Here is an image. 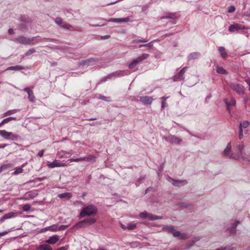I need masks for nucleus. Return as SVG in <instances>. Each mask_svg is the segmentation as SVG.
Listing matches in <instances>:
<instances>
[{
  "label": "nucleus",
  "mask_w": 250,
  "mask_h": 250,
  "mask_svg": "<svg viewBox=\"0 0 250 250\" xmlns=\"http://www.w3.org/2000/svg\"><path fill=\"white\" fill-rule=\"evenodd\" d=\"M51 39L43 38L42 39L40 37H35L32 38L21 36L12 40L14 42L22 44H29L31 45H36L41 42L46 41H51Z\"/></svg>",
  "instance_id": "nucleus-1"
},
{
  "label": "nucleus",
  "mask_w": 250,
  "mask_h": 250,
  "mask_svg": "<svg viewBox=\"0 0 250 250\" xmlns=\"http://www.w3.org/2000/svg\"><path fill=\"white\" fill-rule=\"evenodd\" d=\"M244 148V145L243 142H238L237 143L235 146V150L237 153L236 154H234L233 153H231L229 155V158L237 160L239 158L241 157L243 160L246 159V154H243L242 153Z\"/></svg>",
  "instance_id": "nucleus-2"
},
{
  "label": "nucleus",
  "mask_w": 250,
  "mask_h": 250,
  "mask_svg": "<svg viewBox=\"0 0 250 250\" xmlns=\"http://www.w3.org/2000/svg\"><path fill=\"white\" fill-rule=\"evenodd\" d=\"M97 212V208L92 205H90L84 208L80 213V217L82 218L85 216L95 215Z\"/></svg>",
  "instance_id": "nucleus-3"
},
{
  "label": "nucleus",
  "mask_w": 250,
  "mask_h": 250,
  "mask_svg": "<svg viewBox=\"0 0 250 250\" xmlns=\"http://www.w3.org/2000/svg\"><path fill=\"white\" fill-rule=\"evenodd\" d=\"M67 225H61L59 226L58 224H54L52 226L42 228L41 229V233L45 232L47 231H51L53 232L57 231L59 230H64L67 228Z\"/></svg>",
  "instance_id": "nucleus-4"
},
{
  "label": "nucleus",
  "mask_w": 250,
  "mask_h": 250,
  "mask_svg": "<svg viewBox=\"0 0 250 250\" xmlns=\"http://www.w3.org/2000/svg\"><path fill=\"white\" fill-rule=\"evenodd\" d=\"M230 88L239 95H243L245 93V87L241 84L231 83L229 84Z\"/></svg>",
  "instance_id": "nucleus-5"
},
{
  "label": "nucleus",
  "mask_w": 250,
  "mask_h": 250,
  "mask_svg": "<svg viewBox=\"0 0 250 250\" xmlns=\"http://www.w3.org/2000/svg\"><path fill=\"white\" fill-rule=\"evenodd\" d=\"M163 138L166 141H169L172 145H180L182 142L181 138L171 134H169L167 137H163Z\"/></svg>",
  "instance_id": "nucleus-6"
},
{
  "label": "nucleus",
  "mask_w": 250,
  "mask_h": 250,
  "mask_svg": "<svg viewBox=\"0 0 250 250\" xmlns=\"http://www.w3.org/2000/svg\"><path fill=\"white\" fill-rule=\"evenodd\" d=\"M167 180L171 183L173 186L175 187H179L180 186H184L188 184V181L186 180H178L171 178L169 176H167Z\"/></svg>",
  "instance_id": "nucleus-7"
},
{
  "label": "nucleus",
  "mask_w": 250,
  "mask_h": 250,
  "mask_svg": "<svg viewBox=\"0 0 250 250\" xmlns=\"http://www.w3.org/2000/svg\"><path fill=\"white\" fill-rule=\"evenodd\" d=\"M67 166L65 163L60 162L59 161L56 160L52 162H47V166L50 168H53L56 167H65Z\"/></svg>",
  "instance_id": "nucleus-8"
},
{
  "label": "nucleus",
  "mask_w": 250,
  "mask_h": 250,
  "mask_svg": "<svg viewBox=\"0 0 250 250\" xmlns=\"http://www.w3.org/2000/svg\"><path fill=\"white\" fill-rule=\"evenodd\" d=\"M188 69V67L186 66L183 67L178 73V74L174 76V81H184L185 79L184 74Z\"/></svg>",
  "instance_id": "nucleus-9"
},
{
  "label": "nucleus",
  "mask_w": 250,
  "mask_h": 250,
  "mask_svg": "<svg viewBox=\"0 0 250 250\" xmlns=\"http://www.w3.org/2000/svg\"><path fill=\"white\" fill-rule=\"evenodd\" d=\"M245 27L239 24H234L230 25L229 27V30L230 32H234L235 31H237L239 30H243L245 29Z\"/></svg>",
  "instance_id": "nucleus-10"
},
{
  "label": "nucleus",
  "mask_w": 250,
  "mask_h": 250,
  "mask_svg": "<svg viewBox=\"0 0 250 250\" xmlns=\"http://www.w3.org/2000/svg\"><path fill=\"white\" fill-rule=\"evenodd\" d=\"M130 21V18L128 17L123 18H112L107 21V22H113L116 23L127 22Z\"/></svg>",
  "instance_id": "nucleus-11"
},
{
  "label": "nucleus",
  "mask_w": 250,
  "mask_h": 250,
  "mask_svg": "<svg viewBox=\"0 0 250 250\" xmlns=\"http://www.w3.org/2000/svg\"><path fill=\"white\" fill-rule=\"evenodd\" d=\"M23 91L27 93L28 95V98L30 102L33 103L35 101V97L34 95L33 91L29 87L25 88L23 89Z\"/></svg>",
  "instance_id": "nucleus-12"
},
{
  "label": "nucleus",
  "mask_w": 250,
  "mask_h": 250,
  "mask_svg": "<svg viewBox=\"0 0 250 250\" xmlns=\"http://www.w3.org/2000/svg\"><path fill=\"white\" fill-rule=\"evenodd\" d=\"M225 103L227 105V109L228 111L230 110L231 107L235 106L236 104V101L234 98H231L229 100L228 99L225 100Z\"/></svg>",
  "instance_id": "nucleus-13"
},
{
  "label": "nucleus",
  "mask_w": 250,
  "mask_h": 250,
  "mask_svg": "<svg viewBox=\"0 0 250 250\" xmlns=\"http://www.w3.org/2000/svg\"><path fill=\"white\" fill-rule=\"evenodd\" d=\"M153 99L151 97L142 96L140 97V101L145 104H150L152 102Z\"/></svg>",
  "instance_id": "nucleus-14"
},
{
  "label": "nucleus",
  "mask_w": 250,
  "mask_h": 250,
  "mask_svg": "<svg viewBox=\"0 0 250 250\" xmlns=\"http://www.w3.org/2000/svg\"><path fill=\"white\" fill-rule=\"evenodd\" d=\"M172 235L175 237H179L180 239L184 240L188 238L187 234L185 233H181L180 231L177 230H173Z\"/></svg>",
  "instance_id": "nucleus-15"
},
{
  "label": "nucleus",
  "mask_w": 250,
  "mask_h": 250,
  "mask_svg": "<svg viewBox=\"0 0 250 250\" xmlns=\"http://www.w3.org/2000/svg\"><path fill=\"white\" fill-rule=\"evenodd\" d=\"M59 240V236L57 235H54L50 236L49 239L45 240V242L49 244H55Z\"/></svg>",
  "instance_id": "nucleus-16"
},
{
  "label": "nucleus",
  "mask_w": 250,
  "mask_h": 250,
  "mask_svg": "<svg viewBox=\"0 0 250 250\" xmlns=\"http://www.w3.org/2000/svg\"><path fill=\"white\" fill-rule=\"evenodd\" d=\"M98 61V59L97 58H89L88 59L85 60H83L81 62H79V64L80 65H84L85 64H91L92 62H97Z\"/></svg>",
  "instance_id": "nucleus-17"
},
{
  "label": "nucleus",
  "mask_w": 250,
  "mask_h": 250,
  "mask_svg": "<svg viewBox=\"0 0 250 250\" xmlns=\"http://www.w3.org/2000/svg\"><path fill=\"white\" fill-rule=\"evenodd\" d=\"M15 213L13 212H9L7 214L4 215L0 219V222L1 223L4 222V221L6 219H10L13 218L15 216Z\"/></svg>",
  "instance_id": "nucleus-18"
},
{
  "label": "nucleus",
  "mask_w": 250,
  "mask_h": 250,
  "mask_svg": "<svg viewBox=\"0 0 250 250\" xmlns=\"http://www.w3.org/2000/svg\"><path fill=\"white\" fill-rule=\"evenodd\" d=\"M231 149V143L229 142L226 146V147L225 148L223 154L225 156H228L229 158V155L231 154H230V151Z\"/></svg>",
  "instance_id": "nucleus-19"
},
{
  "label": "nucleus",
  "mask_w": 250,
  "mask_h": 250,
  "mask_svg": "<svg viewBox=\"0 0 250 250\" xmlns=\"http://www.w3.org/2000/svg\"><path fill=\"white\" fill-rule=\"evenodd\" d=\"M12 135V132H8L5 130H0V136L2 137L5 139H9L11 135Z\"/></svg>",
  "instance_id": "nucleus-20"
},
{
  "label": "nucleus",
  "mask_w": 250,
  "mask_h": 250,
  "mask_svg": "<svg viewBox=\"0 0 250 250\" xmlns=\"http://www.w3.org/2000/svg\"><path fill=\"white\" fill-rule=\"evenodd\" d=\"M218 50L220 52V56L222 58L226 59L228 56V53L226 51L225 48L224 47L220 46L218 47Z\"/></svg>",
  "instance_id": "nucleus-21"
},
{
  "label": "nucleus",
  "mask_w": 250,
  "mask_h": 250,
  "mask_svg": "<svg viewBox=\"0 0 250 250\" xmlns=\"http://www.w3.org/2000/svg\"><path fill=\"white\" fill-rule=\"evenodd\" d=\"M57 156L59 159L69 158V156H68L67 154V151L64 150H61L58 151L57 154Z\"/></svg>",
  "instance_id": "nucleus-22"
},
{
  "label": "nucleus",
  "mask_w": 250,
  "mask_h": 250,
  "mask_svg": "<svg viewBox=\"0 0 250 250\" xmlns=\"http://www.w3.org/2000/svg\"><path fill=\"white\" fill-rule=\"evenodd\" d=\"M37 249L39 250H53L50 245L46 244L39 245Z\"/></svg>",
  "instance_id": "nucleus-23"
},
{
  "label": "nucleus",
  "mask_w": 250,
  "mask_h": 250,
  "mask_svg": "<svg viewBox=\"0 0 250 250\" xmlns=\"http://www.w3.org/2000/svg\"><path fill=\"white\" fill-rule=\"evenodd\" d=\"M239 223L240 222L236 221L232 224V226L230 228L228 229V230L229 231V232L230 234H233L235 232L236 227Z\"/></svg>",
  "instance_id": "nucleus-24"
},
{
  "label": "nucleus",
  "mask_w": 250,
  "mask_h": 250,
  "mask_svg": "<svg viewBox=\"0 0 250 250\" xmlns=\"http://www.w3.org/2000/svg\"><path fill=\"white\" fill-rule=\"evenodd\" d=\"M24 69V67L21 65H16V66H11L8 67L6 70H15V71H19L21 70H23Z\"/></svg>",
  "instance_id": "nucleus-25"
},
{
  "label": "nucleus",
  "mask_w": 250,
  "mask_h": 250,
  "mask_svg": "<svg viewBox=\"0 0 250 250\" xmlns=\"http://www.w3.org/2000/svg\"><path fill=\"white\" fill-rule=\"evenodd\" d=\"M250 122L248 121H244L243 122H240L239 126V129H242L247 128L249 125H250Z\"/></svg>",
  "instance_id": "nucleus-26"
},
{
  "label": "nucleus",
  "mask_w": 250,
  "mask_h": 250,
  "mask_svg": "<svg viewBox=\"0 0 250 250\" xmlns=\"http://www.w3.org/2000/svg\"><path fill=\"white\" fill-rule=\"evenodd\" d=\"M84 224H85V227L88 226L92 224H93L96 222V220L94 218H89L86 219H84L83 220Z\"/></svg>",
  "instance_id": "nucleus-27"
},
{
  "label": "nucleus",
  "mask_w": 250,
  "mask_h": 250,
  "mask_svg": "<svg viewBox=\"0 0 250 250\" xmlns=\"http://www.w3.org/2000/svg\"><path fill=\"white\" fill-rule=\"evenodd\" d=\"M200 55V54L199 52L191 53L189 55V56L188 57V60H191L196 59L199 58Z\"/></svg>",
  "instance_id": "nucleus-28"
},
{
  "label": "nucleus",
  "mask_w": 250,
  "mask_h": 250,
  "mask_svg": "<svg viewBox=\"0 0 250 250\" xmlns=\"http://www.w3.org/2000/svg\"><path fill=\"white\" fill-rule=\"evenodd\" d=\"M216 71L217 73L220 74L227 75L228 74L226 70L221 66H217Z\"/></svg>",
  "instance_id": "nucleus-29"
},
{
  "label": "nucleus",
  "mask_w": 250,
  "mask_h": 250,
  "mask_svg": "<svg viewBox=\"0 0 250 250\" xmlns=\"http://www.w3.org/2000/svg\"><path fill=\"white\" fill-rule=\"evenodd\" d=\"M157 40H153L146 44H143L139 45L138 48H141L142 47H147L149 48H151L153 46V42H156Z\"/></svg>",
  "instance_id": "nucleus-30"
},
{
  "label": "nucleus",
  "mask_w": 250,
  "mask_h": 250,
  "mask_svg": "<svg viewBox=\"0 0 250 250\" xmlns=\"http://www.w3.org/2000/svg\"><path fill=\"white\" fill-rule=\"evenodd\" d=\"M58 197L60 198L70 199L72 197V195L70 193L65 192L59 194Z\"/></svg>",
  "instance_id": "nucleus-31"
},
{
  "label": "nucleus",
  "mask_w": 250,
  "mask_h": 250,
  "mask_svg": "<svg viewBox=\"0 0 250 250\" xmlns=\"http://www.w3.org/2000/svg\"><path fill=\"white\" fill-rule=\"evenodd\" d=\"M124 71H116L112 74H111L110 75V76L111 77L112 76H115V77H121L124 76Z\"/></svg>",
  "instance_id": "nucleus-32"
},
{
  "label": "nucleus",
  "mask_w": 250,
  "mask_h": 250,
  "mask_svg": "<svg viewBox=\"0 0 250 250\" xmlns=\"http://www.w3.org/2000/svg\"><path fill=\"white\" fill-rule=\"evenodd\" d=\"M19 111V109H15L13 110H10L4 113L3 116H7L10 115L14 114Z\"/></svg>",
  "instance_id": "nucleus-33"
},
{
  "label": "nucleus",
  "mask_w": 250,
  "mask_h": 250,
  "mask_svg": "<svg viewBox=\"0 0 250 250\" xmlns=\"http://www.w3.org/2000/svg\"><path fill=\"white\" fill-rule=\"evenodd\" d=\"M96 157L92 155H89L86 157V161L95 162L96 161Z\"/></svg>",
  "instance_id": "nucleus-34"
},
{
  "label": "nucleus",
  "mask_w": 250,
  "mask_h": 250,
  "mask_svg": "<svg viewBox=\"0 0 250 250\" xmlns=\"http://www.w3.org/2000/svg\"><path fill=\"white\" fill-rule=\"evenodd\" d=\"M61 27L64 29H68L69 30H72V31L74 30V27L72 26H71L70 24H68V23H63L61 25Z\"/></svg>",
  "instance_id": "nucleus-35"
},
{
  "label": "nucleus",
  "mask_w": 250,
  "mask_h": 250,
  "mask_svg": "<svg viewBox=\"0 0 250 250\" xmlns=\"http://www.w3.org/2000/svg\"><path fill=\"white\" fill-rule=\"evenodd\" d=\"M162 229L164 231H167L168 232L172 233L174 230V227L173 226H166L162 228Z\"/></svg>",
  "instance_id": "nucleus-36"
},
{
  "label": "nucleus",
  "mask_w": 250,
  "mask_h": 250,
  "mask_svg": "<svg viewBox=\"0 0 250 250\" xmlns=\"http://www.w3.org/2000/svg\"><path fill=\"white\" fill-rule=\"evenodd\" d=\"M162 217L152 214H149L148 219L149 220H154L161 219Z\"/></svg>",
  "instance_id": "nucleus-37"
},
{
  "label": "nucleus",
  "mask_w": 250,
  "mask_h": 250,
  "mask_svg": "<svg viewBox=\"0 0 250 250\" xmlns=\"http://www.w3.org/2000/svg\"><path fill=\"white\" fill-rule=\"evenodd\" d=\"M74 227L77 228H82L85 227V224H84L83 221H82L80 222H79L78 223H76Z\"/></svg>",
  "instance_id": "nucleus-38"
},
{
  "label": "nucleus",
  "mask_w": 250,
  "mask_h": 250,
  "mask_svg": "<svg viewBox=\"0 0 250 250\" xmlns=\"http://www.w3.org/2000/svg\"><path fill=\"white\" fill-rule=\"evenodd\" d=\"M136 225L135 223H128L126 226V229L128 230H132L136 228Z\"/></svg>",
  "instance_id": "nucleus-39"
},
{
  "label": "nucleus",
  "mask_w": 250,
  "mask_h": 250,
  "mask_svg": "<svg viewBox=\"0 0 250 250\" xmlns=\"http://www.w3.org/2000/svg\"><path fill=\"white\" fill-rule=\"evenodd\" d=\"M148 40L146 39H135L133 41V43H138L140 42H147Z\"/></svg>",
  "instance_id": "nucleus-40"
},
{
  "label": "nucleus",
  "mask_w": 250,
  "mask_h": 250,
  "mask_svg": "<svg viewBox=\"0 0 250 250\" xmlns=\"http://www.w3.org/2000/svg\"><path fill=\"white\" fill-rule=\"evenodd\" d=\"M23 169L21 167L17 168L13 172V175H18L23 172Z\"/></svg>",
  "instance_id": "nucleus-41"
},
{
  "label": "nucleus",
  "mask_w": 250,
  "mask_h": 250,
  "mask_svg": "<svg viewBox=\"0 0 250 250\" xmlns=\"http://www.w3.org/2000/svg\"><path fill=\"white\" fill-rule=\"evenodd\" d=\"M55 21L56 24L59 25L61 26V25L63 24L62 20L61 18L57 17L55 19Z\"/></svg>",
  "instance_id": "nucleus-42"
},
{
  "label": "nucleus",
  "mask_w": 250,
  "mask_h": 250,
  "mask_svg": "<svg viewBox=\"0 0 250 250\" xmlns=\"http://www.w3.org/2000/svg\"><path fill=\"white\" fill-rule=\"evenodd\" d=\"M22 210L24 211H29L31 210V206L29 204H25L22 207Z\"/></svg>",
  "instance_id": "nucleus-43"
},
{
  "label": "nucleus",
  "mask_w": 250,
  "mask_h": 250,
  "mask_svg": "<svg viewBox=\"0 0 250 250\" xmlns=\"http://www.w3.org/2000/svg\"><path fill=\"white\" fill-rule=\"evenodd\" d=\"M35 52V50L34 48L29 49L25 54L26 56H29Z\"/></svg>",
  "instance_id": "nucleus-44"
},
{
  "label": "nucleus",
  "mask_w": 250,
  "mask_h": 250,
  "mask_svg": "<svg viewBox=\"0 0 250 250\" xmlns=\"http://www.w3.org/2000/svg\"><path fill=\"white\" fill-rule=\"evenodd\" d=\"M149 214L147 213L146 211L141 212L139 214V216L143 218H148Z\"/></svg>",
  "instance_id": "nucleus-45"
},
{
  "label": "nucleus",
  "mask_w": 250,
  "mask_h": 250,
  "mask_svg": "<svg viewBox=\"0 0 250 250\" xmlns=\"http://www.w3.org/2000/svg\"><path fill=\"white\" fill-rule=\"evenodd\" d=\"M163 19H175V14L174 13H169L168 15L166 17H164L162 18Z\"/></svg>",
  "instance_id": "nucleus-46"
},
{
  "label": "nucleus",
  "mask_w": 250,
  "mask_h": 250,
  "mask_svg": "<svg viewBox=\"0 0 250 250\" xmlns=\"http://www.w3.org/2000/svg\"><path fill=\"white\" fill-rule=\"evenodd\" d=\"M137 64V62L134 60L129 64L128 67L130 69H132L136 66Z\"/></svg>",
  "instance_id": "nucleus-47"
},
{
  "label": "nucleus",
  "mask_w": 250,
  "mask_h": 250,
  "mask_svg": "<svg viewBox=\"0 0 250 250\" xmlns=\"http://www.w3.org/2000/svg\"><path fill=\"white\" fill-rule=\"evenodd\" d=\"M19 138H20V137L19 135H18L17 134H13L12 133V135H11V137H10L9 139H11L13 141H16V140H18Z\"/></svg>",
  "instance_id": "nucleus-48"
},
{
  "label": "nucleus",
  "mask_w": 250,
  "mask_h": 250,
  "mask_svg": "<svg viewBox=\"0 0 250 250\" xmlns=\"http://www.w3.org/2000/svg\"><path fill=\"white\" fill-rule=\"evenodd\" d=\"M100 99L104 100L106 102H110L111 101V98L110 97H105L104 96H100Z\"/></svg>",
  "instance_id": "nucleus-49"
},
{
  "label": "nucleus",
  "mask_w": 250,
  "mask_h": 250,
  "mask_svg": "<svg viewBox=\"0 0 250 250\" xmlns=\"http://www.w3.org/2000/svg\"><path fill=\"white\" fill-rule=\"evenodd\" d=\"M149 56V55L147 54L144 53L139 57L141 59V61H143L146 59Z\"/></svg>",
  "instance_id": "nucleus-50"
},
{
  "label": "nucleus",
  "mask_w": 250,
  "mask_h": 250,
  "mask_svg": "<svg viewBox=\"0 0 250 250\" xmlns=\"http://www.w3.org/2000/svg\"><path fill=\"white\" fill-rule=\"evenodd\" d=\"M235 10V7L233 5L230 6L228 7V11L229 13L233 12Z\"/></svg>",
  "instance_id": "nucleus-51"
},
{
  "label": "nucleus",
  "mask_w": 250,
  "mask_h": 250,
  "mask_svg": "<svg viewBox=\"0 0 250 250\" xmlns=\"http://www.w3.org/2000/svg\"><path fill=\"white\" fill-rule=\"evenodd\" d=\"M183 207L186 208H188L189 209H192L193 208V206L192 205H189L188 203H183Z\"/></svg>",
  "instance_id": "nucleus-52"
},
{
  "label": "nucleus",
  "mask_w": 250,
  "mask_h": 250,
  "mask_svg": "<svg viewBox=\"0 0 250 250\" xmlns=\"http://www.w3.org/2000/svg\"><path fill=\"white\" fill-rule=\"evenodd\" d=\"M102 124V122L97 121L96 122H94L92 123H89L88 125L90 126H95L98 125H101Z\"/></svg>",
  "instance_id": "nucleus-53"
},
{
  "label": "nucleus",
  "mask_w": 250,
  "mask_h": 250,
  "mask_svg": "<svg viewBox=\"0 0 250 250\" xmlns=\"http://www.w3.org/2000/svg\"><path fill=\"white\" fill-rule=\"evenodd\" d=\"M244 137L243 135V130L239 129V140L242 139Z\"/></svg>",
  "instance_id": "nucleus-54"
},
{
  "label": "nucleus",
  "mask_w": 250,
  "mask_h": 250,
  "mask_svg": "<svg viewBox=\"0 0 250 250\" xmlns=\"http://www.w3.org/2000/svg\"><path fill=\"white\" fill-rule=\"evenodd\" d=\"M130 244L131 247L133 248L139 246V243L138 242H132Z\"/></svg>",
  "instance_id": "nucleus-55"
},
{
  "label": "nucleus",
  "mask_w": 250,
  "mask_h": 250,
  "mask_svg": "<svg viewBox=\"0 0 250 250\" xmlns=\"http://www.w3.org/2000/svg\"><path fill=\"white\" fill-rule=\"evenodd\" d=\"M199 240H200V238H199V237L193 238L192 240V244L190 245V247L192 246L196 242L199 241Z\"/></svg>",
  "instance_id": "nucleus-56"
},
{
  "label": "nucleus",
  "mask_w": 250,
  "mask_h": 250,
  "mask_svg": "<svg viewBox=\"0 0 250 250\" xmlns=\"http://www.w3.org/2000/svg\"><path fill=\"white\" fill-rule=\"evenodd\" d=\"M68 161H69L70 162H80V158H71V159H69Z\"/></svg>",
  "instance_id": "nucleus-57"
},
{
  "label": "nucleus",
  "mask_w": 250,
  "mask_h": 250,
  "mask_svg": "<svg viewBox=\"0 0 250 250\" xmlns=\"http://www.w3.org/2000/svg\"><path fill=\"white\" fill-rule=\"evenodd\" d=\"M9 122H10L9 118L8 117L7 118H5V119H3L2 121V123L3 124V125H4L5 124L9 123Z\"/></svg>",
  "instance_id": "nucleus-58"
},
{
  "label": "nucleus",
  "mask_w": 250,
  "mask_h": 250,
  "mask_svg": "<svg viewBox=\"0 0 250 250\" xmlns=\"http://www.w3.org/2000/svg\"><path fill=\"white\" fill-rule=\"evenodd\" d=\"M44 151V150H42L41 151H39L37 154L38 156L40 157H42L43 155Z\"/></svg>",
  "instance_id": "nucleus-59"
},
{
  "label": "nucleus",
  "mask_w": 250,
  "mask_h": 250,
  "mask_svg": "<svg viewBox=\"0 0 250 250\" xmlns=\"http://www.w3.org/2000/svg\"><path fill=\"white\" fill-rule=\"evenodd\" d=\"M167 106V104L166 101H162V105L161 107L162 108H164L165 107Z\"/></svg>",
  "instance_id": "nucleus-60"
},
{
  "label": "nucleus",
  "mask_w": 250,
  "mask_h": 250,
  "mask_svg": "<svg viewBox=\"0 0 250 250\" xmlns=\"http://www.w3.org/2000/svg\"><path fill=\"white\" fill-rule=\"evenodd\" d=\"M246 156V159L244 160V161H248L250 162V153L245 154Z\"/></svg>",
  "instance_id": "nucleus-61"
},
{
  "label": "nucleus",
  "mask_w": 250,
  "mask_h": 250,
  "mask_svg": "<svg viewBox=\"0 0 250 250\" xmlns=\"http://www.w3.org/2000/svg\"><path fill=\"white\" fill-rule=\"evenodd\" d=\"M245 82H246V83L248 85V86L249 87V90L250 91V79H246L245 80Z\"/></svg>",
  "instance_id": "nucleus-62"
},
{
  "label": "nucleus",
  "mask_w": 250,
  "mask_h": 250,
  "mask_svg": "<svg viewBox=\"0 0 250 250\" xmlns=\"http://www.w3.org/2000/svg\"><path fill=\"white\" fill-rule=\"evenodd\" d=\"M109 38H110L109 35H105V36H101V39L103 40H106V39H109Z\"/></svg>",
  "instance_id": "nucleus-63"
},
{
  "label": "nucleus",
  "mask_w": 250,
  "mask_h": 250,
  "mask_svg": "<svg viewBox=\"0 0 250 250\" xmlns=\"http://www.w3.org/2000/svg\"><path fill=\"white\" fill-rule=\"evenodd\" d=\"M216 250H230V249L229 248H228L227 247H224L223 248H221L218 249Z\"/></svg>",
  "instance_id": "nucleus-64"
}]
</instances>
